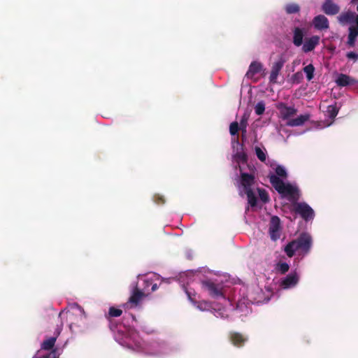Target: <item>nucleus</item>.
<instances>
[{
	"instance_id": "obj_33",
	"label": "nucleus",
	"mask_w": 358,
	"mask_h": 358,
	"mask_svg": "<svg viewBox=\"0 0 358 358\" xmlns=\"http://www.w3.org/2000/svg\"><path fill=\"white\" fill-rule=\"evenodd\" d=\"M155 201L157 203H164L165 202V199L164 196L157 194L155 196Z\"/></svg>"
},
{
	"instance_id": "obj_20",
	"label": "nucleus",
	"mask_w": 358,
	"mask_h": 358,
	"mask_svg": "<svg viewBox=\"0 0 358 358\" xmlns=\"http://www.w3.org/2000/svg\"><path fill=\"white\" fill-rule=\"evenodd\" d=\"M335 82L341 87H345L358 83L357 80H355L349 76L343 73H341L337 76Z\"/></svg>"
},
{
	"instance_id": "obj_9",
	"label": "nucleus",
	"mask_w": 358,
	"mask_h": 358,
	"mask_svg": "<svg viewBox=\"0 0 358 358\" xmlns=\"http://www.w3.org/2000/svg\"><path fill=\"white\" fill-rule=\"evenodd\" d=\"M260 292L257 296H254L252 292H249L246 297L243 299H238L236 302V308L234 311L238 314L240 313V316H245L250 313V304L257 303L262 302L259 296Z\"/></svg>"
},
{
	"instance_id": "obj_5",
	"label": "nucleus",
	"mask_w": 358,
	"mask_h": 358,
	"mask_svg": "<svg viewBox=\"0 0 358 358\" xmlns=\"http://www.w3.org/2000/svg\"><path fill=\"white\" fill-rule=\"evenodd\" d=\"M59 317L62 322L66 320L73 333L82 332L85 329L87 315L84 309L76 303H70L60 312Z\"/></svg>"
},
{
	"instance_id": "obj_26",
	"label": "nucleus",
	"mask_w": 358,
	"mask_h": 358,
	"mask_svg": "<svg viewBox=\"0 0 358 358\" xmlns=\"http://www.w3.org/2000/svg\"><path fill=\"white\" fill-rule=\"evenodd\" d=\"M303 72L306 76L308 81L311 80L314 77L315 68L313 65L308 64L303 68Z\"/></svg>"
},
{
	"instance_id": "obj_21",
	"label": "nucleus",
	"mask_w": 358,
	"mask_h": 358,
	"mask_svg": "<svg viewBox=\"0 0 358 358\" xmlns=\"http://www.w3.org/2000/svg\"><path fill=\"white\" fill-rule=\"evenodd\" d=\"M358 36V27H350L349 34L348 38V45L350 47H354L357 37Z\"/></svg>"
},
{
	"instance_id": "obj_3",
	"label": "nucleus",
	"mask_w": 358,
	"mask_h": 358,
	"mask_svg": "<svg viewBox=\"0 0 358 358\" xmlns=\"http://www.w3.org/2000/svg\"><path fill=\"white\" fill-rule=\"evenodd\" d=\"M231 148L234 163L236 164V169H238L241 173V178L238 184L239 194L241 196L246 195L248 203L252 207H254L257 203L255 176L252 173H247L243 172V166L247 163V155L244 152L243 146L236 138L231 139Z\"/></svg>"
},
{
	"instance_id": "obj_15",
	"label": "nucleus",
	"mask_w": 358,
	"mask_h": 358,
	"mask_svg": "<svg viewBox=\"0 0 358 358\" xmlns=\"http://www.w3.org/2000/svg\"><path fill=\"white\" fill-rule=\"evenodd\" d=\"M313 25L317 30L322 31L328 29L329 23L327 17L323 15H318L313 20Z\"/></svg>"
},
{
	"instance_id": "obj_27",
	"label": "nucleus",
	"mask_w": 358,
	"mask_h": 358,
	"mask_svg": "<svg viewBox=\"0 0 358 358\" xmlns=\"http://www.w3.org/2000/svg\"><path fill=\"white\" fill-rule=\"evenodd\" d=\"M55 341L56 337H50L43 342L41 348L43 350H50L54 346Z\"/></svg>"
},
{
	"instance_id": "obj_37",
	"label": "nucleus",
	"mask_w": 358,
	"mask_h": 358,
	"mask_svg": "<svg viewBox=\"0 0 358 358\" xmlns=\"http://www.w3.org/2000/svg\"><path fill=\"white\" fill-rule=\"evenodd\" d=\"M357 10H358V5H357Z\"/></svg>"
},
{
	"instance_id": "obj_6",
	"label": "nucleus",
	"mask_w": 358,
	"mask_h": 358,
	"mask_svg": "<svg viewBox=\"0 0 358 358\" xmlns=\"http://www.w3.org/2000/svg\"><path fill=\"white\" fill-rule=\"evenodd\" d=\"M159 275L155 273H149L145 275H138V278L139 280H143L144 286L142 289H140L137 284L133 285L131 294L129 301L123 305L125 308H136L139 306L141 301L146 296V292L152 283L155 280H159Z\"/></svg>"
},
{
	"instance_id": "obj_36",
	"label": "nucleus",
	"mask_w": 358,
	"mask_h": 358,
	"mask_svg": "<svg viewBox=\"0 0 358 358\" xmlns=\"http://www.w3.org/2000/svg\"><path fill=\"white\" fill-rule=\"evenodd\" d=\"M352 1H353V2H355V0H352Z\"/></svg>"
},
{
	"instance_id": "obj_22",
	"label": "nucleus",
	"mask_w": 358,
	"mask_h": 358,
	"mask_svg": "<svg viewBox=\"0 0 358 358\" xmlns=\"http://www.w3.org/2000/svg\"><path fill=\"white\" fill-rule=\"evenodd\" d=\"M231 341L232 344L235 346L239 347L243 345V343L246 341L247 338L242 334L238 333H232L231 334Z\"/></svg>"
},
{
	"instance_id": "obj_30",
	"label": "nucleus",
	"mask_w": 358,
	"mask_h": 358,
	"mask_svg": "<svg viewBox=\"0 0 358 358\" xmlns=\"http://www.w3.org/2000/svg\"><path fill=\"white\" fill-rule=\"evenodd\" d=\"M257 191L258 192L259 198L263 202H267L268 201V194L264 189L257 188Z\"/></svg>"
},
{
	"instance_id": "obj_18",
	"label": "nucleus",
	"mask_w": 358,
	"mask_h": 358,
	"mask_svg": "<svg viewBox=\"0 0 358 358\" xmlns=\"http://www.w3.org/2000/svg\"><path fill=\"white\" fill-rule=\"evenodd\" d=\"M322 11L329 15H334L339 12V6L332 0H325L322 6Z\"/></svg>"
},
{
	"instance_id": "obj_1",
	"label": "nucleus",
	"mask_w": 358,
	"mask_h": 358,
	"mask_svg": "<svg viewBox=\"0 0 358 358\" xmlns=\"http://www.w3.org/2000/svg\"><path fill=\"white\" fill-rule=\"evenodd\" d=\"M195 275L196 273L189 271L180 276V281L182 283L183 289L189 301L200 311H211L217 317H227L229 311L232 308V305L230 301L224 296L222 289L210 281L203 282V288L208 292L211 297L219 301L209 303L206 301H199V296L194 290L188 287L189 283L195 280Z\"/></svg>"
},
{
	"instance_id": "obj_23",
	"label": "nucleus",
	"mask_w": 358,
	"mask_h": 358,
	"mask_svg": "<svg viewBox=\"0 0 358 358\" xmlns=\"http://www.w3.org/2000/svg\"><path fill=\"white\" fill-rule=\"evenodd\" d=\"M248 119H249V115L247 113H245L242 116V117L240 120V122L238 123L239 130H241L242 132L243 138H245V136H246Z\"/></svg>"
},
{
	"instance_id": "obj_19",
	"label": "nucleus",
	"mask_w": 358,
	"mask_h": 358,
	"mask_svg": "<svg viewBox=\"0 0 358 358\" xmlns=\"http://www.w3.org/2000/svg\"><path fill=\"white\" fill-rule=\"evenodd\" d=\"M306 34L305 28L295 27L293 30V43L295 46L299 47L303 44V36Z\"/></svg>"
},
{
	"instance_id": "obj_14",
	"label": "nucleus",
	"mask_w": 358,
	"mask_h": 358,
	"mask_svg": "<svg viewBox=\"0 0 358 358\" xmlns=\"http://www.w3.org/2000/svg\"><path fill=\"white\" fill-rule=\"evenodd\" d=\"M285 62L286 59L283 55L279 56L278 59L273 62L269 76V83L271 84H275L277 83L278 77Z\"/></svg>"
},
{
	"instance_id": "obj_34",
	"label": "nucleus",
	"mask_w": 358,
	"mask_h": 358,
	"mask_svg": "<svg viewBox=\"0 0 358 358\" xmlns=\"http://www.w3.org/2000/svg\"><path fill=\"white\" fill-rule=\"evenodd\" d=\"M151 286H152V288H151L152 292L157 290L158 288L157 283H155L154 282L152 283Z\"/></svg>"
},
{
	"instance_id": "obj_10",
	"label": "nucleus",
	"mask_w": 358,
	"mask_h": 358,
	"mask_svg": "<svg viewBox=\"0 0 358 358\" xmlns=\"http://www.w3.org/2000/svg\"><path fill=\"white\" fill-rule=\"evenodd\" d=\"M300 281V273L294 270L287 274V275L281 278L278 285L280 289L287 290L295 288Z\"/></svg>"
},
{
	"instance_id": "obj_25",
	"label": "nucleus",
	"mask_w": 358,
	"mask_h": 358,
	"mask_svg": "<svg viewBox=\"0 0 358 358\" xmlns=\"http://www.w3.org/2000/svg\"><path fill=\"white\" fill-rule=\"evenodd\" d=\"M275 269L278 273L285 274L289 269V265L285 262H279L275 264Z\"/></svg>"
},
{
	"instance_id": "obj_8",
	"label": "nucleus",
	"mask_w": 358,
	"mask_h": 358,
	"mask_svg": "<svg viewBox=\"0 0 358 358\" xmlns=\"http://www.w3.org/2000/svg\"><path fill=\"white\" fill-rule=\"evenodd\" d=\"M279 110L280 117L286 121V125L289 127H298L303 124L308 120L310 116L308 114L300 115L296 118L292 117L296 113V110L293 106H288L283 103L277 105Z\"/></svg>"
},
{
	"instance_id": "obj_31",
	"label": "nucleus",
	"mask_w": 358,
	"mask_h": 358,
	"mask_svg": "<svg viewBox=\"0 0 358 358\" xmlns=\"http://www.w3.org/2000/svg\"><path fill=\"white\" fill-rule=\"evenodd\" d=\"M122 311L120 309L111 307L109 309V315L111 317H119L121 315Z\"/></svg>"
},
{
	"instance_id": "obj_24",
	"label": "nucleus",
	"mask_w": 358,
	"mask_h": 358,
	"mask_svg": "<svg viewBox=\"0 0 358 358\" xmlns=\"http://www.w3.org/2000/svg\"><path fill=\"white\" fill-rule=\"evenodd\" d=\"M284 9L287 14H294L300 11V6L296 3H289L285 5Z\"/></svg>"
},
{
	"instance_id": "obj_28",
	"label": "nucleus",
	"mask_w": 358,
	"mask_h": 358,
	"mask_svg": "<svg viewBox=\"0 0 358 358\" xmlns=\"http://www.w3.org/2000/svg\"><path fill=\"white\" fill-rule=\"evenodd\" d=\"M265 110V104L263 101L258 102L255 107V113L258 115H261Z\"/></svg>"
},
{
	"instance_id": "obj_2",
	"label": "nucleus",
	"mask_w": 358,
	"mask_h": 358,
	"mask_svg": "<svg viewBox=\"0 0 358 358\" xmlns=\"http://www.w3.org/2000/svg\"><path fill=\"white\" fill-rule=\"evenodd\" d=\"M255 153L259 161L271 168L268 177L272 187L277 191L282 198L289 201H295L301 196L300 189L295 182L287 181L288 173L285 167L278 164L273 159L268 158V153L263 146H255Z\"/></svg>"
},
{
	"instance_id": "obj_11",
	"label": "nucleus",
	"mask_w": 358,
	"mask_h": 358,
	"mask_svg": "<svg viewBox=\"0 0 358 358\" xmlns=\"http://www.w3.org/2000/svg\"><path fill=\"white\" fill-rule=\"evenodd\" d=\"M299 198L293 201L294 204V210L306 222L313 220L315 217V212L313 209L306 202H299L297 201ZM292 203V201H290Z\"/></svg>"
},
{
	"instance_id": "obj_35",
	"label": "nucleus",
	"mask_w": 358,
	"mask_h": 358,
	"mask_svg": "<svg viewBox=\"0 0 358 358\" xmlns=\"http://www.w3.org/2000/svg\"><path fill=\"white\" fill-rule=\"evenodd\" d=\"M61 330H62V328H61V327H60V328H58V332H57V334H60Z\"/></svg>"
},
{
	"instance_id": "obj_16",
	"label": "nucleus",
	"mask_w": 358,
	"mask_h": 358,
	"mask_svg": "<svg viewBox=\"0 0 358 358\" xmlns=\"http://www.w3.org/2000/svg\"><path fill=\"white\" fill-rule=\"evenodd\" d=\"M320 41V36L315 35L306 38L304 43L302 44V50L306 53L313 51L319 44Z\"/></svg>"
},
{
	"instance_id": "obj_13",
	"label": "nucleus",
	"mask_w": 358,
	"mask_h": 358,
	"mask_svg": "<svg viewBox=\"0 0 358 358\" xmlns=\"http://www.w3.org/2000/svg\"><path fill=\"white\" fill-rule=\"evenodd\" d=\"M265 71L266 69L262 62L259 61H253L249 65L248 70L245 73V77L254 82H257L259 78L256 76L259 73L264 75Z\"/></svg>"
},
{
	"instance_id": "obj_17",
	"label": "nucleus",
	"mask_w": 358,
	"mask_h": 358,
	"mask_svg": "<svg viewBox=\"0 0 358 358\" xmlns=\"http://www.w3.org/2000/svg\"><path fill=\"white\" fill-rule=\"evenodd\" d=\"M338 113V108L335 105H329L327 106L325 110V116L327 117L325 120V123L323 127H329L332 124L334 118L336 117Z\"/></svg>"
},
{
	"instance_id": "obj_7",
	"label": "nucleus",
	"mask_w": 358,
	"mask_h": 358,
	"mask_svg": "<svg viewBox=\"0 0 358 358\" xmlns=\"http://www.w3.org/2000/svg\"><path fill=\"white\" fill-rule=\"evenodd\" d=\"M312 245V236L308 233H302L296 240L285 246V252L289 257H293L296 252L304 256L309 253Z\"/></svg>"
},
{
	"instance_id": "obj_29",
	"label": "nucleus",
	"mask_w": 358,
	"mask_h": 358,
	"mask_svg": "<svg viewBox=\"0 0 358 358\" xmlns=\"http://www.w3.org/2000/svg\"><path fill=\"white\" fill-rule=\"evenodd\" d=\"M239 131V125L237 122H233L229 126V133L231 136H234Z\"/></svg>"
},
{
	"instance_id": "obj_32",
	"label": "nucleus",
	"mask_w": 358,
	"mask_h": 358,
	"mask_svg": "<svg viewBox=\"0 0 358 358\" xmlns=\"http://www.w3.org/2000/svg\"><path fill=\"white\" fill-rule=\"evenodd\" d=\"M346 57H348V59H352L355 62L358 59V54L355 53L354 52H348L347 55H346Z\"/></svg>"
},
{
	"instance_id": "obj_12",
	"label": "nucleus",
	"mask_w": 358,
	"mask_h": 358,
	"mask_svg": "<svg viewBox=\"0 0 358 358\" xmlns=\"http://www.w3.org/2000/svg\"><path fill=\"white\" fill-rule=\"evenodd\" d=\"M282 229L280 218L275 215L272 216L268 224V234L273 241H276L280 238Z\"/></svg>"
},
{
	"instance_id": "obj_4",
	"label": "nucleus",
	"mask_w": 358,
	"mask_h": 358,
	"mask_svg": "<svg viewBox=\"0 0 358 358\" xmlns=\"http://www.w3.org/2000/svg\"><path fill=\"white\" fill-rule=\"evenodd\" d=\"M115 338L124 348L149 355L161 357L169 354L171 351L169 345L164 341L142 342L138 334L133 330H129L128 334H124L122 330H118Z\"/></svg>"
}]
</instances>
